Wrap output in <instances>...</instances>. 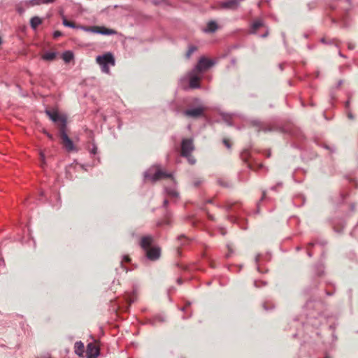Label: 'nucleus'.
<instances>
[{
  "label": "nucleus",
  "instance_id": "46",
  "mask_svg": "<svg viewBox=\"0 0 358 358\" xmlns=\"http://www.w3.org/2000/svg\"><path fill=\"white\" fill-rule=\"evenodd\" d=\"M314 245V243H309V246H312V245Z\"/></svg>",
  "mask_w": 358,
  "mask_h": 358
},
{
  "label": "nucleus",
  "instance_id": "7",
  "mask_svg": "<svg viewBox=\"0 0 358 358\" xmlns=\"http://www.w3.org/2000/svg\"><path fill=\"white\" fill-rule=\"evenodd\" d=\"M145 252L147 258L152 261L158 259L161 254L160 248L158 247L150 248Z\"/></svg>",
  "mask_w": 358,
  "mask_h": 358
},
{
  "label": "nucleus",
  "instance_id": "48",
  "mask_svg": "<svg viewBox=\"0 0 358 358\" xmlns=\"http://www.w3.org/2000/svg\"><path fill=\"white\" fill-rule=\"evenodd\" d=\"M321 41L322 43H325V40L324 38H322Z\"/></svg>",
  "mask_w": 358,
  "mask_h": 358
},
{
  "label": "nucleus",
  "instance_id": "3",
  "mask_svg": "<svg viewBox=\"0 0 358 358\" xmlns=\"http://www.w3.org/2000/svg\"><path fill=\"white\" fill-rule=\"evenodd\" d=\"M145 179H150L152 182H156L162 178H171L172 174L161 170L158 166H155L145 172Z\"/></svg>",
  "mask_w": 358,
  "mask_h": 358
},
{
  "label": "nucleus",
  "instance_id": "19",
  "mask_svg": "<svg viewBox=\"0 0 358 358\" xmlns=\"http://www.w3.org/2000/svg\"><path fill=\"white\" fill-rule=\"evenodd\" d=\"M196 49H197L196 47L194 45L189 46L188 48V50L186 53V57L189 58L191 57L192 54H193L196 50Z\"/></svg>",
  "mask_w": 358,
  "mask_h": 358
},
{
  "label": "nucleus",
  "instance_id": "17",
  "mask_svg": "<svg viewBox=\"0 0 358 358\" xmlns=\"http://www.w3.org/2000/svg\"><path fill=\"white\" fill-rule=\"evenodd\" d=\"M165 191L168 196L172 198L178 199L179 193L174 187H166Z\"/></svg>",
  "mask_w": 358,
  "mask_h": 358
},
{
  "label": "nucleus",
  "instance_id": "13",
  "mask_svg": "<svg viewBox=\"0 0 358 358\" xmlns=\"http://www.w3.org/2000/svg\"><path fill=\"white\" fill-rule=\"evenodd\" d=\"M217 29V24L215 21L209 22L203 31L205 33H213Z\"/></svg>",
  "mask_w": 358,
  "mask_h": 358
},
{
  "label": "nucleus",
  "instance_id": "39",
  "mask_svg": "<svg viewBox=\"0 0 358 358\" xmlns=\"http://www.w3.org/2000/svg\"><path fill=\"white\" fill-rule=\"evenodd\" d=\"M134 301V299H129V304H131V303H133Z\"/></svg>",
  "mask_w": 358,
  "mask_h": 358
},
{
  "label": "nucleus",
  "instance_id": "2",
  "mask_svg": "<svg viewBox=\"0 0 358 358\" xmlns=\"http://www.w3.org/2000/svg\"><path fill=\"white\" fill-rule=\"evenodd\" d=\"M96 62L100 66L101 71L106 74H110V66L115 65V58L111 52L98 55L96 58Z\"/></svg>",
  "mask_w": 358,
  "mask_h": 358
},
{
  "label": "nucleus",
  "instance_id": "18",
  "mask_svg": "<svg viewBox=\"0 0 358 358\" xmlns=\"http://www.w3.org/2000/svg\"><path fill=\"white\" fill-rule=\"evenodd\" d=\"M41 23V19L37 16L33 17L30 20V25L33 29H36L37 27L40 25Z\"/></svg>",
  "mask_w": 358,
  "mask_h": 358
},
{
  "label": "nucleus",
  "instance_id": "12",
  "mask_svg": "<svg viewBox=\"0 0 358 358\" xmlns=\"http://www.w3.org/2000/svg\"><path fill=\"white\" fill-rule=\"evenodd\" d=\"M264 26V22H263V20H261V19H257L256 20H255L251 26H250V34H255L257 32V30L261 27Z\"/></svg>",
  "mask_w": 358,
  "mask_h": 358
},
{
  "label": "nucleus",
  "instance_id": "11",
  "mask_svg": "<svg viewBox=\"0 0 358 358\" xmlns=\"http://www.w3.org/2000/svg\"><path fill=\"white\" fill-rule=\"evenodd\" d=\"M153 241L152 237L150 236H144L142 238L141 241V246L144 250H147L150 248V245H152Z\"/></svg>",
  "mask_w": 358,
  "mask_h": 358
},
{
  "label": "nucleus",
  "instance_id": "45",
  "mask_svg": "<svg viewBox=\"0 0 358 358\" xmlns=\"http://www.w3.org/2000/svg\"><path fill=\"white\" fill-rule=\"evenodd\" d=\"M226 120V122H227V124H228L229 125H231V124L229 121H227V120Z\"/></svg>",
  "mask_w": 358,
  "mask_h": 358
},
{
  "label": "nucleus",
  "instance_id": "44",
  "mask_svg": "<svg viewBox=\"0 0 358 358\" xmlns=\"http://www.w3.org/2000/svg\"><path fill=\"white\" fill-rule=\"evenodd\" d=\"M339 55H340L341 57H344V56H343V55L341 52H339Z\"/></svg>",
  "mask_w": 358,
  "mask_h": 358
},
{
  "label": "nucleus",
  "instance_id": "14",
  "mask_svg": "<svg viewBox=\"0 0 358 358\" xmlns=\"http://www.w3.org/2000/svg\"><path fill=\"white\" fill-rule=\"evenodd\" d=\"M57 55V52H46L42 55L41 58L43 60L51 62L55 59Z\"/></svg>",
  "mask_w": 358,
  "mask_h": 358
},
{
  "label": "nucleus",
  "instance_id": "43",
  "mask_svg": "<svg viewBox=\"0 0 358 358\" xmlns=\"http://www.w3.org/2000/svg\"><path fill=\"white\" fill-rule=\"evenodd\" d=\"M275 188H276V187H275V186H273V187H271V189L275 190Z\"/></svg>",
  "mask_w": 358,
  "mask_h": 358
},
{
  "label": "nucleus",
  "instance_id": "24",
  "mask_svg": "<svg viewBox=\"0 0 358 358\" xmlns=\"http://www.w3.org/2000/svg\"><path fill=\"white\" fill-rule=\"evenodd\" d=\"M96 152H97V147H96L95 143H93L92 144V148L90 150V153H92L93 155H95V154H96Z\"/></svg>",
  "mask_w": 358,
  "mask_h": 358
},
{
  "label": "nucleus",
  "instance_id": "41",
  "mask_svg": "<svg viewBox=\"0 0 358 358\" xmlns=\"http://www.w3.org/2000/svg\"><path fill=\"white\" fill-rule=\"evenodd\" d=\"M227 248H228L229 252H231V248H230V246L229 245H227Z\"/></svg>",
  "mask_w": 358,
  "mask_h": 358
},
{
  "label": "nucleus",
  "instance_id": "29",
  "mask_svg": "<svg viewBox=\"0 0 358 358\" xmlns=\"http://www.w3.org/2000/svg\"><path fill=\"white\" fill-rule=\"evenodd\" d=\"M348 117L350 119V120H354L355 117L353 115V114L350 112V111H348Z\"/></svg>",
  "mask_w": 358,
  "mask_h": 358
},
{
  "label": "nucleus",
  "instance_id": "22",
  "mask_svg": "<svg viewBox=\"0 0 358 358\" xmlns=\"http://www.w3.org/2000/svg\"><path fill=\"white\" fill-rule=\"evenodd\" d=\"M63 24L65 27H71V28H76V26L75 25V24L73 22H69V21H68L67 20H65V19L63 20Z\"/></svg>",
  "mask_w": 358,
  "mask_h": 358
},
{
  "label": "nucleus",
  "instance_id": "20",
  "mask_svg": "<svg viewBox=\"0 0 358 358\" xmlns=\"http://www.w3.org/2000/svg\"><path fill=\"white\" fill-rule=\"evenodd\" d=\"M78 28H80V29H82L85 31H87V32L94 33V31H95L94 26H92V27L80 26V27H78Z\"/></svg>",
  "mask_w": 358,
  "mask_h": 358
},
{
  "label": "nucleus",
  "instance_id": "27",
  "mask_svg": "<svg viewBox=\"0 0 358 358\" xmlns=\"http://www.w3.org/2000/svg\"><path fill=\"white\" fill-rule=\"evenodd\" d=\"M60 36H62V33L59 31H55L53 34V36L55 38H58Z\"/></svg>",
  "mask_w": 358,
  "mask_h": 358
},
{
  "label": "nucleus",
  "instance_id": "35",
  "mask_svg": "<svg viewBox=\"0 0 358 358\" xmlns=\"http://www.w3.org/2000/svg\"><path fill=\"white\" fill-rule=\"evenodd\" d=\"M156 319L159 320L160 322H163V321H164V320L162 317H161L160 316H157V317H156Z\"/></svg>",
  "mask_w": 358,
  "mask_h": 358
},
{
  "label": "nucleus",
  "instance_id": "6",
  "mask_svg": "<svg viewBox=\"0 0 358 358\" xmlns=\"http://www.w3.org/2000/svg\"><path fill=\"white\" fill-rule=\"evenodd\" d=\"M204 111V108L201 106H199L196 108L187 109L183 112V114L189 117L198 118L203 115Z\"/></svg>",
  "mask_w": 358,
  "mask_h": 358
},
{
  "label": "nucleus",
  "instance_id": "36",
  "mask_svg": "<svg viewBox=\"0 0 358 358\" xmlns=\"http://www.w3.org/2000/svg\"><path fill=\"white\" fill-rule=\"evenodd\" d=\"M268 31H266L265 34H264L263 35H262V38H265V37H266V36H268Z\"/></svg>",
  "mask_w": 358,
  "mask_h": 358
},
{
  "label": "nucleus",
  "instance_id": "37",
  "mask_svg": "<svg viewBox=\"0 0 358 358\" xmlns=\"http://www.w3.org/2000/svg\"><path fill=\"white\" fill-rule=\"evenodd\" d=\"M177 282H178V284H181V283H182V280H181V279H180V278H178V279L177 280Z\"/></svg>",
  "mask_w": 358,
  "mask_h": 358
},
{
  "label": "nucleus",
  "instance_id": "5",
  "mask_svg": "<svg viewBox=\"0 0 358 358\" xmlns=\"http://www.w3.org/2000/svg\"><path fill=\"white\" fill-rule=\"evenodd\" d=\"M194 150L193 141L192 139L185 138L181 142V155L188 156Z\"/></svg>",
  "mask_w": 358,
  "mask_h": 358
},
{
  "label": "nucleus",
  "instance_id": "40",
  "mask_svg": "<svg viewBox=\"0 0 358 358\" xmlns=\"http://www.w3.org/2000/svg\"><path fill=\"white\" fill-rule=\"evenodd\" d=\"M308 255L309 257H311V256H312V254H311V252H310V251H308Z\"/></svg>",
  "mask_w": 358,
  "mask_h": 358
},
{
  "label": "nucleus",
  "instance_id": "1",
  "mask_svg": "<svg viewBox=\"0 0 358 358\" xmlns=\"http://www.w3.org/2000/svg\"><path fill=\"white\" fill-rule=\"evenodd\" d=\"M45 113L49 118L58 127L62 144L68 152L76 150L72 140L69 137L66 131L67 117L64 114H59L57 110H46Z\"/></svg>",
  "mask_w": 358,
  "mask_h": 358
},
{
  "label": "nucleus",
  "instance_id": "8",
  "mask_svg": "<svg viewBox=\"0 0 358 358\" xmlns=\"http://www.w3.org/2000/svg\"><path fill=\"white\" fill-rule=\"evenodd\" d=\"M196 71H194V69L189 73V87L192 89L200 88V85L199 83L200 80V77L196 75Z\"/></svg>",
  "mask_w": 358,
  "mask_h": 358
},
{
  "label": "nucleus",
  "instance_id": "25",
  "mask_svg": "<svg viewBox=\"0 0 358 358\" xmlns=\"http://www.w3.org/2000/svg\"><path fill=\"white\" fill-rule=\"evenodd\" d=\"M40 157H41V166H43V164H45V155L43 152H40Z\"/></svg>",
  "mask_w": 358,
  "mask_h": 358
},
{
  "label": "nucleus",
  "instance_id": "47",
  "mask_svg": "<svg viewBox=\"0 0 358 358\" xmlns=\"http://www.w3.org/2000/svg\"><path fill=\"white\" fill-rule=\"evenodd\" d=\"M342 84V81L340 80L339 83H338V85H341Z\"/></svg>",
  "mask_w": 358,
  "mask_h": 358
},
{
  "label": "nucleus",
  "instance_id": "10",
  "mask_svg": "<svg viewBox=\"0 0 358 358\" xmlns=\"http://www.w3.org/2000/svg\"><path fill=\"white\" fill-rule=\"evenodd\" d=\"M94 34H99L102 35H115L117 31L113 29L106 28L105 27L94 26Z\"/></svg>",
  "mask_w": 358,
  "mask_h": 358
},
{
  "label": "nucleus",
  "instance_id": "21",
  "mask_svg": "<svg viewBox=\"0 0 358 358\" xmlns=\"http://www.w3.org/2000/svg\"><path fill=\"white\" fill-rule=\"evenodd\" d=\"M55 0H32L33 4H39L42 3H52Z\"/></svg>",
  "mask_w": 358,
  "mask_h": 358
},
{
  "label": "nucleus",
  "instance_id": "49",
  "mask_svg": "<svg viewBox=\"0 0 358 358\" xmlns=\"http://www.w3.org/2000/svg\"><path fill=\"white\" fill-rule=\"evenodd\" d=\"M265 196V192H263V196H262V199Z\"/></svg>",
  "mask_w": 358,
  "mask_h": 358
},
{
  "label": "nucleus",
  "instance_id": "9",
  "mask_svg": "<svg viewBox=\"0 0 358 358\" xmlns=\"http://www.w3.org/2000/svg\"><path fill=\"white\" fill-rule=\"evenodd\" d=\"M87 357L97 358L99 355V349L93 343H90L87 345Z\"/></svg>",
  "mask_w": 358,
  "mask_h": 358
},
{
  "label": "nucleus",
  "instance_id": "33",
  "mask_svg": "<svg viewBox=\"0 0 358 358\" xmlns=\"http://www.w3.org/2000/svg\"><path fill=\"white\" fill-rule=\"evenodd\" d=\"M350 100H348V101H346V103H345V107H346V108H349V107H350Z\"/></svg>",
  "mask_w": 358,
  "mask_h": 358
},
{
  "label": "nucleus",
  "instance_id": "23",
  "mask_svg": "<svg viewBox=\"0 0 358 358\" xmlns=\"http://www.w3.org/2000/svg\"><path fill=\"white\" fill-rule=\"evenodd\" d=\"M184 157L187 159L189 164H194L196 163V159L191 155V154H189V155H188V156H184Z\"/></svg>",
  "mask_w": 358,
  "mask_h": 358
},
{
  "label": "nucleus",
  "instance_id": "16",
  "mask_svg": "<svg viewBox=\"0 0 358 358\" xmlns=\"http://www.w3.org/2000/svg\"><path fill=\"white\" fill-rule=\"evenodd\" d=\"M75 353L78 356H83L84 353V344L81 341L75 343Z\"/></svg>",
  "mask_w": 358,
  "mask_h": 358
},
{
  "label": "nucleus",
  "instance_id": "34",
  "mask_svg": "<svg viewBox=\"0 0 358 358\" xmlns=\"http://www.w3.org/2000/svg\"><path fill=\"white\" fill-rule=\"evenodd\" d=\"M259 257H260V255H257L256 257H255V261L257 263L259 260Z\"/></svg>",
  "mask_w": 358,
  "mask_h": 358
},
{
  "label": "nucleus",
  "instance_id": "32",
  "mask_svg": "<svg viewBox=\"0 0 358 358\" xmlns=\"http://www.w3.org/2000/svg\"><path fill=\"white\" fill-rule=\"evenodd\" d=\"M168 200L167 199H164V202H163V206L164 207H166V206L168 205Z\"/></svg>",
  "mask_w": 358,
  "mask_h": 358
},
{
  "label": "nucleus",
  "instance_id": "31",
  "mask_svg": "<svg viewBox=\"0 0 358 358\" xmlns=\"http://www.w3.org/2000/svg\"><path fill=\"white\" fill-rule=\"evenodd\" d=\"M123 260H124V261H125V262H129V261H130V259H129V256H127V255H124V256L123 257Z\"/></svg>",
  "mask_w": 358,
  "mask_h": 358
},
{
  "label": "nucleus",
  "instance_id": "26",
  "mask_svg": "<svg viewBox=\"0 0 358 358\" xmlns=\"http://www.w3.org/2000/svg\"><path fill=\"white\" fill-rule=\"evenodd\" d=\"M43 133L48 137L49 139H50L52 141L54 140V137L51 134L48 133L45 130L43 131Z\"/></svg>",
  "mask_w": 358,
  "mask_h": 358
},
{
  "label": "nucleus",
  "instance_id": "38",
  "mask_svg": "<svg viewBox=\"0 0 358 358\" xmlns=\"http://www.w3.org/2000/svg\"><path fill=\"white\" fill-rule=\"evenodd\" d=\"M208 216L209 219L213 220V217L211 215L208 214Z\"/></svg>",
  "mask_w": 358,
  "mask_h": 358
},
{
  "label": "nucleus",
  "instance_id": "4",
  "mask_svg": "<svg viewBox=\"0 0 358 358\" xmlns=\"http://www.w3.org/2000/svg\"><path fill=\"white\" fill-rule=\"evenodd\" d=\"M215 64V61L213 59H208L205 57H202L198 61L197 64L193 69L194 71L199 73L206 71L207 69L212 67Z\"/></svg>",
  "mask_w": 358,
  "mask_h": 358
},
{
  "label": "nucleus",
  "instance_id": "42",
  "mask_svg": "<svg viewBox=\"0 0 358 358\" xmlns=\"http://www.w3.org/2000/svg\"><path fill=\"white\" fill-rule=\"evenodd\" d=\"M324 358H331L329 355H326Z\"/></svg>",
  "mask_w": 358,
  "mask_h": 358
},
{
  "label": "nucleus",
  "instance_id": "28",
  "mask_svg": "<svg viewBox=\"0 0 358 358\" xmlns=\"http://www.w3.org/2000/svg\"><path fill=\"white\" fill-rule=\"evenodd\" d=\"M223 143H224V144L225 145V146H226L227 148H231V145H230V144H229V141H228L227 140L224 139V140H223Z\"/></svg>",
  "mask_w": 358,
  "mask_h": 358
},
{
  "label": "nucleus",
  "instance_id": "15",
  "mask_svg": "<svg viewBox=\"0 0 358 358\" xmlns=\"http://www.w3.org/2000/svg\"><path fill=\"white\" fill-rule=\"evenodd\" d=\"M62 58L65 63H69L71 60L73 59L74 55L73 52L67 50L62 53Z\"/></svg>",
  "mask_w": 358,
  "mask_h": 358
},
{
  "label": "nucleus",
  "instance_id": "30",
  "mask_svg": "<svg viewBox=\"0 0 358 358\" xmlns=\"http://www.w3.org/2000/svg\"><path fill=\"white\" fill-rule=\"evenodd\" d=\"M348 48L350 50H353L355 48V45L352 44V43H348Z\"/></svg>",
  "mask_w": 358,
  "mask_h": 358
}]
</instances>
